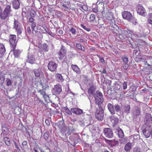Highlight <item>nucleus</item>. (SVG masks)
<instances>
[{"instance_id":"nucleus-1","label":"nucleus","mask_w":152,"mask_h":152,"mask_svg":"<svg viewBox=\"0 0 152 152\" xmlns=\"http://www.w3.org/2000/svg\"><path fill=\"white\" fill-rule=\"evenodd\" d=\"M96 89V86H92L88 90V92L90 96L93 95L95 99V103L98 105L99 107H101L102 103L104 102L102 94L99 91L95 92Z\"/></svg>"},{"instance_id":"nucleus-2","label":"nucleus","mask_w":152,"mask_h":152,"mask_svg":"<svg viewBox=\"0 0 152 152\" xmlns=\"http://www.w3.org/2000/svg\"><path fill=\"white\" fill-rule=\"evenodd\" d=\"M107 108L110 113L112 115L116 113L120 117L123 116V112H122V106H121L118 104H116L115 105L110 103L108 104Z\"/></svg>"},{"instance_id":"nucleus-3","label":"nucleus","mask_w":152,"mask_h":152,"mask_svg":"<svg viewBox=\"0 0 152 152\" xmlns=\"http://www.w3.org/2000/svg\"><path fill=\"white\" fill-rule=\"evenodd\" d=\"M12 12L10 5H7L3 11L0 14V18L4 20L8 18L9 16H12Z\"/></svg>"},{"instance_id":"nucleus-4","label":"nucleus","mask_w":152,"mask_h":152,"mask_svg":"<svg viewBox=\"0 0 152 152\" xmlns=\"http://www.w3.org/2000/svg\"><path fill=\"white\" fill-rule=\"evenodd\" d=\"M102 107V106L101 107H99L100 108V110H97L95 113L96 118L99 121H101L103 119L104 116V111Z\"/></svg>"},{"instance_id":"nucleus-5","label":"nucleus","mask_w":152,"mask_h":152,"mask_svg":"<svg viewBox=\"0 0 152 152\" xmlns=\"http://www.w3.org/2000/svg\"><path fill=\"white\" fill-rule=\"evenodd\" d=\"M58 64L53 61H50L48 65V69L52 72H55L57 70Z\"/></svg>"},{"instance_id":"nucleus-6","label":"nucleus","mask_w":152,"mask_h":152,"mask_svg":"<svg viewBox=\"0 0 152 152\" xmlns=\"http://www.w3.org/2000/svg\"><path fill=\"white\" fill-rule=\"evenodd\" d=\"M103 132L105 137L108 138H112L113 134L112 130L110 128H105L104 129Z\"/></svg>"},{"instance_id":"nucleus-7","label":"nucleus","mask_w":152,"mask_h":152,"mask_svg":"<svg viewBox=\"0 0 152 152\" xmlns=\"http://www.w3.org/2000/svg\"><path fill=\"white\" fill-rule=\"evenodd\" d=\"M9 41L11 45L12 48L15 49L16 46L17 41L16 40V36L14 35H10L9 36Z\"/></svg>"},{"instance_id":"nucleus-8","label":"nucleus","mask_w":152,"mask_h":152,"mask_svg":"<svg viewBox=\"0 0 152 152\" xmlns=\"http://www.w3.org/2000/svg\"><path fill=\"white\" fill-rule=\"evenodd\" d=\"M136 10L137 13L139 15L144 16L146 15L145 10L142 5L140 4L137 5L136 7Z\"/></svg>"},{"instance_id":"nucleus-9","label":"nucleus","mask_w":152,"mask_h":152,"mask_svg":"<svg viewBox=\"0 0 152 152\" xmlns=\"http://www.w3.org/2000/svg\"><path fill=\"white\" fill-rule=\"evenodd\" d=\"M66 51L65 47L63 45H61L60 51L58 53V55L59 56V58L60 60L62 59L66 56Z\"/></svg>"},{"instance_id":"nucleus-10","label":"nucleus","mask_w":152,"mask_h":152,"mask_svg":"<svg viewBox=\"0 0 152 152\" xmlns=\"http://www.w3.org/2000/svg\"><path fill=\"white\" fill-rule=\"evenodd\" d=\"M122 15L123 18L128 21L130 20L133 18L132 14L128 11H124L122 12Z\"/></svg>"},{"instance_id":"nucleus-11","label":"nucleus","mask_w":152,"mask_h":152,"mask_svg":"<svg viewBox=\"0 0 152 152\" xmlns=\"http://www.w3.org/2000/svg\"><path fill=\"white\" fill-rule=\"evenodd\" d=\"M131 109L130 106L128 104H126L122 106V112H123V116L124 114H127L129 113Z\"/></svg>"},{"instance_id":"nucleus-12","label":"nucleus","mask_w":152,"mask_h":152,"mask_svg":"<svg viewBox=\"0 0 152 152\" xmlns=\"http://www.w3.org/2000/svg\"><path fill=\"white\" fill-rule=\"evenodd\" d=\"M96 4L97 5V7L98 11L101 12L102 14H104L105 12L104 11V7L103 3L101 2L100 1L99 2L98 1L97 2Z\"/></svg>"},{"instance_id":"nucleus-13","label":"nucleus","mask_w":152,"mask_h":152,"mask_svg":"<svg viewBox=\"0 0 152 152\" xmlns=\"http://www.w3.org/2000/svg\"><path fill=\"white\" fill-rule=\"evenodd\" d=\"M53 92L56 94H59L62 91L61 87L59 84L54 86L53 90Z\"/></svg>"},{"instance_id":"nucleus-14","label":"nucleus","mask_w":152,"mask_h":152,"mask_svg":"<svg viewBox=\"0 0 152 152\" xmlns=\"http://www.w3.org/2000/svg\"><path fill=\"white\" fill-rule=\"evenodd\" d=\"M40 83V85L42 86V88L46 89H49V86L48 85V81L45 79H42L41 80Z\"/></svg>"},{"instance_id":"nucleus-15","label":"nucleus","mask_w":152,"mask_h":152,"mask_svg":"<svg viewBox=\"0 0 152 152\" xmlns=\"http://www.w3.org/2000/svg\"><path fill=\"white\" fill-rule=\"evenodd\" d=\"M12 5L13 8L15 9H18L20 7L19 0H12Z\"/></svg>"},{"instance_id":"nucleus-16","label":"nucleus","mask_w":152,"mask_h":152,"mask_svg":"<svg viewBox=\"0 0 152 152\" xmlns=\"http://www.w3.org/2000/svg\"><path fill=\"white\" fill-rule=\"evenodd\" d=\"M71 111L77 115H80L83 113V110L82 109L77 108H71Z\"/></svg>"},{"instance_id":"nucleus-17","label":"nucleus","mask_w":152,"mask_h":152,"mask_svg":"<svg viewBox=\"0 0 152 152\" xmlns=\"http://www.w3.org/2000/svg\"><path fill=\"white\" fill-rule=\"evenodd\" d=\"M105 141L107 142H108L109 144L111 147H113L118 146L119 145L118 142V141H116L115 140H105Z\"/></svg>"},{"instance_id":"nucleus-18","label":"nucleus","mask_w":152,"mask_h":152,"mask_svg":"<svg viewBox=\"0 0 152 152\" xmlns=\"http://www.w3.org/2000/svg\"><path fill=\"white\" fill-rule=\"evenodd\" d=\"M27 57V61L28 63L31 64H33L35 63V60L34 56L32 54L28 53Z\"/></svg>"},{"instance_id":"nucleus-19","label":"nucleus","mask_w":152,"mask_h":152,"mask_svg":"<svg viewBox=\"0 0 152 152\" xmlns=\"http://www.w3.org/2000/svg\"><path fill=\"white\" fill-rule=\"evenodd\" d=\"M145 120L147 124H152V117L151 114L149 113L146 114Z\"/></svg>"},{"instance_id":"nucleus-20","label":"nucleus","mask_w":152,"mask_h":152,"mask_svg":"<svg viewBox=\"0 0 152 152\" xmlns=\"http://www.w3.org/2000/svg\"><path fill=\"white\" fill-rule=\"evenodd\" d=\"M142 132L146 138H148L151 135V132L149 130L148 127H146L142 130Z\"/></svg>"},{"instance_id":"nucleus-21","label":"nucleus","mask_w":152,"mask_h":152,"mask_svg":"<svg viewBox=\"0 0 152 152\" xmlns=\"http://www.w3.org/2000/svg\"><path fill=\"white\" fill-rule=\"evenodd\" d=\"M140 108L138 107H135V110H134L133 113L134 117H137L140 115Z\"/></svg>"},{"instance_id":"nucleus-22","label":"nucleus","mask_w":152,"mask_h":152,"mask_svg":"<svg viewBox=\"0 0 152 152\" xmlns=\"http://www.w3.org/2000/svg\"><path fill=\"white\" fill-rule=\"evenodd\" d=\"M5 126L6 125L5 124L2 126V133L1 134V136L7 134L9 132L8 129Z\"/></svg>"},{"instance_id":"nucleus-23","label":"nucleus","mask_w":152,"mask_h":152,"mask_svg":"<svg viewBox=\"0 0 152 152\" xmlns=\"http://www.w3.org/2000/svg\"><path fill=\"white\" fill-rule=\"evenodd\" d=\"M132 145V143H131L130 142H128L125 146L124 149L125 151H129L131 149Z\"/></svg>"},{"instance_id":"nucleus-24","label":"nucleus","mask_w":152,"mask_h":152,"mask_svg":"<svg viewBox=\"0 0 152 152\" xmlns=\"http://www.w3.org/2000/svg\"><path fill=\"white\" fill-rule=\"evenodd\" d=\"M55 77L58 81L59 82H62L64 80L61 75L60 74L57 73L56 74Z\"/></svg>"},{"instance_id":"nucleus-25","label":"nucleus","mask_w":152,"mask_h":152,"mask_svg":"<svg viewBox=\"0 0 152 152\" xmlns=\"http://www.w3.org/2000/svg\"><path fill=\"white\" fill-rule=\"evenodd\" d=\"M34 72L35 76L37 77H39L40 76L41 71L40 69H34Z\"/></svg>"},{"instance_id":"nucleus-26","label":"nucleus","mask_w":152,"mask_h":152,"mask_svg":"<svg viewBox=\"0 0 152 152\" xmlns=\"http://www.w3.org/2000/svg\"><path fill=\"white\" fill-rule=\"evenodd\" d=\"M72 69L77 73L80 72V69L78 67L75 65H72Z\"/></svg>"},{"instance_id":"nucleus-27","label":"nucleus","mask_w":152,"mask_h":152,"mask_svg":"<svg viewBox=\"0 0 152 152\" xmlns=\"http://www.w3.org/2000/svg\"><path fill=\"white\" fill-rule=\"evenodd\" d=\"M13 26L15 29L21 27L19 22L15 19H14Z\"/></svg>"},{"instance_id":"nucleus-28","label":"nucleus","mask_w":152,"mask_h":152,"mask_svg":"<svg viewBox=\"0 0 152 152\" xmlns=\"http://www.w3.org/2000/svg\"><path fill=\"white\" fill-rule=\"evenodd\" d=\"M46 89L42 88V89L38 91V92L40 93L41 95L43 96V97L45 99V98H46V97H48V95H46Z\"/></svg>"},{"instance_id":"nucleus-29","label":"nucleus","mask_w":152,"mask_h":152,"mask_svg":"<svg viewBox=\"0 0 152 152\" xmlns=\"http://www.w3.org/2000/svg\"><path fill=\"white\" fill-rule=\"evenodd\" d=\"M12 50L13 51V53L15 57H18L20 53V51L18 50H15V48H12Z\"/></svg>"},{"instance_id":"nucleus-30","label":"nucleus","mask_w":152,"mask_h":152,"mask_svg":"<svg viewBox=\"0 0 152 152\" xmlns=\"http://www.w3.org/2000/svg\"><path fill=\"white\" fill-rule=\"evenodd\" d=\"M4 141L5 144L8 146H10L11 144L10 139L7 137H4L3 139Z\"/></svg>"},{"instance_id":"nucleus-31","label":"nucleus","mask_w":152,"mask_h":152,"mask_svg":"<svg viewBox=\"0 0 152 152\" xmlns=\"http://www.w3.org/2000/svg\"><path fill=\"white\" fill-rule=\"evenodd\" d=\"M42 48L44 52H47L48 51V46L45 43H44L42 45Z\"/></svg>"},{"instance_id":"nucleus-32","label":"nucleus","mask_w":152,"mask_h":152,"mask_svg":"<svg viewBox=\"0 0 152 152\" xmlns=\"http://www.w3.org/2000/svg\"><path fill=\"white\" fill-rule=\"evenodd\" d=\"M5 52V49L4 45L0 43V53L3 54Z\"/></svg>"},{"instance_id":"nucleus-33","label":"nucleus","mask_w":152,"mask_h":152,"mask_svg":"<svg viewBox=\"0 0 152 152\" xmlns=\"http://www.w3.org/2000/svg\"><path fill=\"white\" fill-rule=\"evenodd\" d=\"M76 47L79 50H81L82 51H84L85 48L84 46H83L81 44L79 43H77L76 44Z\"/></svg>"},{"instance_id":"nucleus-34","label":"nucleus","mask_w":152,"mask_h":152,"mask_svg":"<svg viewBox=\"0 0 152 152\" xmlns=\"http://www.w3.org/2000/svg\"><path fill=\"white\" fill-rule=\"evenodd\" d=\"M111 120L112 123L115 124H117L118 121V118L114 116H111L110 118Z\"/></svg>"},{"instance_id":"nucleus-35","label":"nucleus","mask_w":152,"mask_h":152,"mask_svg":"<svg viewBox=\"0 0 152 152\" xmlns=\"http://www.w3.org/2000/svg\"><path fill=\"white\" fill-rule=\"evenodd\" d=\"M64 110H65V112L66 114H69V115H71L72 114V112L71 111V110H70L66 107H64Z\"/></svg>"},{"instance_id":"nucleus-36","label":"nucleus","mask_w":152,"mask_h":152,"mask_svg":"<svg viewBox=\"0 0 152 152\" xmlns=\"http://www.w3.org/2000/svg\"><path fill=\"white\" fill-rule=\"evenodd\" d=\"M36 26V23L35 22H33L31 23V27L33 33L34 31L35 33L37 32V31L35 30V28Z\"/></svg>"},{"instance_id":"nucleus-37","label":"nucleus","mask_w":152,"mask_h":152,"mask_svg":"<svg viewBox=\"0 0 152 152\" xmlns=\"http://www.w3.org/2000/svg\"><path fill=\"white\" fill-rule=\"evenodd\" d=\"M17 32V34L18 36L20 35L22 33V30H23L21 27L16 28L15 29Z\"/></svg>"},{"instance_id":"nucleus-38","label":"nucleus","mask_w":152,"mask_h":152,"mask_svg":"<svg viewBox=\"0 0 152 152\" xmlns=\"http://www.w3.org/2000/svg\"><path fill=\"white\" fill-rule=\"evenodd\" d=\"M4 77L3 75H0V84L2 85L4 81Z\"/></svg>"},{"instance_id":"nucleus-39","label":"nucleus","mask_w":152,"mask_h":152,"mask_svg":"<svg viewBox=\"0 0 152 152\" xmlns=\"http://www.w3.org/2000/svg\"><path fill=\"white\" fill-rule=\"evenodd\" d=\"M148 16L149 17L148 22V23L152 25V13H150Z\"/></svg>"},{"instance_id":"nucleus-40","label":"nucleus","mask_w":152,"mask_h":152,"mask_svg":"<svg viewBox=\"0 0 152 152\" xmlns=\"http://www.w3.org/2000/svg\"><path fill=\"white\" fill-rule=\"evenodd\" d=\"M49 133L48 132H45L43 135V137L44 139L46 140H48L49 137Z\"/></svg>"},{"instance_id":"nucleus-41","label":"nucleus","mask_w":152,"mask_h":152,"mask_svg":"<svg viewBox=\"0 0 152 152\" xmlns=\"http://www.w3.org/2000/svg\"><path fill=\"white\" fill-rule=\"evenodd\" d=\"M129 21H131L133 24L134 25H136L137 23V22L136 20L134 18L133 16V18L130 20H129Z\"/></svg>"},{"instance_id":"nucleus-42","label":"nucleus","mask_w":152,"mask_h":152,"mask_svg":"<svg viewBox=\"0 0 152 152\" xmlns=\"http://www.w3.org/2000/svg\"><path fill=\"white\" fill-rule=\"evenodd\" d=\"M95 16L94 14H91L90 16V20L91 21H94L95 20Z\"/></svg>"},{"instance_id":"nucleus-43","label":"nucleus","mask_w":152,"mask_h":152,"mask_svg":"<svg viewBox=\"0 0 152 152\" xmlns=\"http://www.w3.org/2000/svg\"><path fill=\"white\" fill-rule=\"evenodd\" d=\"M6 81L7 82V86H10L12 83L11 81L9 78L7 79L6 80Z\"/></svg>"},{"instance_id":"nucleus-44","label":"nucleus","mask_w":152,"mask_h":152,"mask_svg":"<svg viewBox=\"0 0 152 152\" xmlns=\"http://www.w3.org/2000/svg\"><path fill=\"white\" fill-rule=\"evenodd\" d=\"M118 135L120 137H122L124 136V134L122 130H120L118 131Z\"/></svg>"},{"instance_id":"nucleus-45","label":"nucleus","mask_w":152,"mask_h":152,"mask_svg":"<svg viewBox=\"0 0 152 152\" xmlns=\"http://www.w3.org/2000/svg\"><path fill=\"white\" fill-rule=\"evenodd\" d=\"M85 30H86L88 31H90L91 29L89 28H86L83 24H81L80 25Z\"/></svg>"},{"instance_id":"nucleus-46","label":"nucleus","mask_w":152,"mask_h":152,"mask_svg":"<svg viewBox=\"0 0 152 152\" xmlns=\"http://www.w3.org/2000/svg\"><path fill=\"white\" fill-rule=\"evenodd\" d=\"M110 26L111 27H113L117 31V28H118V29H119L118 26L115 24H111Z\"/></svg>"},{"instance_id":"nucleus-47","label":"nucleus","mask_w":152,"mask_h":152,"mask_svg":"<svg viewBox=\"0 0 152 152\" xmlns=\"http://www.w3.org/2000/svg\"><path fill=\"white\" fill-rule=\"evenodd\" d=\"M69 31L73 34L75 35L76 34V30L73 28H71V29L69 30Z\"/></svg>"},{"instance_id":"nucleus-48","label":"nucleus","mask_w":152,"mask_h":152,"mask_svg":"<svg viewBox=\"0 0 152 152\" xmlns=\"http://www.w3.org/2000/svg\"><path fill=\"white\" fill-rule=\"evenodd\" d=\"M14 145L15 146V148L17 149V150L19 152H20L21 150L20 149L19 147L18 146L16 142L15 141H14Z\"/></svg>"},{"instance_id":"nucleus-49","label":"nucleus","mask_w":152,"mask_h":152,"mask_svg":"<svg viewBox=\"0 0 152 152\" xmlns=\"http://www.w3.org/2000/svg\"><path fill=\"white\" fill-rule=\"evenodd\" d=\"M127 82H124L123 83V89L124 90L126 89L127 88Z\"/></svg>"},{"instance_id":"nucleus-50","label":"nucleus","mask_w":152,"mask_h":152,"mask_svg":"<svg viewBox=\"0 0 152 152\" xmlns=\"http://www.w3.org/2000/svg\"><path fill=\"white\" fill-rule=\"evenodd\" d=\"M121 87L120 85L118 84L115 85L114 88L115 90H119L121 88Z\"/></svg>"},{"instance_id":"nucleus-51","label":"nucleus","mask_w":152,"mask_h":152,"mask_svg":"<svg viewBox=\"0 0 152 152\" xmlns=\"http://www.w3.org/2000/svg\"><path fill=\"white\" fill-rule=\"evenodd\" d=\"M123 60L125 64H126L128 62V59L126 57H123Z\"/></svg>"},{"instance_id":"nucleus-52","label":"nucleus","mask_w":152,"mask_h":152,"mask_svg":"<svg viewBox=\"0 0 152 152\" xmlns=\"http://www.w3.org/2000/svg\"><path fill=\"white\" fill-rule=\"evenodd\" d=\"M129 66L128 64H125L123 66V68L125 70H126L129 67Z\"/></svg>"},{"instance_id":"nucleus-53","label":"nucleus","mask_w":152,"mask_h":152,"mask_svg":"<svg viewBox=\"0 0 152 152\" xmlns=\"http://www.w3.org/2000/svg\"><path fill=\"white\" fill-rule=\"evenodd\" d=\"M27 142L26 141L23 142L22 143V145L23 147H25L27 145Z\"/></svg>"},{"instance_id":"nucleus-54","label":"nucleus","mask_w":152,"mask_h":152,"mask_svg":"<svg viewBox=\"0 0 152 152\" xmlns=\"http://www.w3.org/2000/svg\"><path fill=\"white\" fill-rule=\"evenodd\" d=\"M61 125H64L63 121H61L59 122L58 123H57V125L59 127L61 128Z\"/></svg>"},{"instance_id":"nucleus-55","label":"nucleus","mask_w":152,"mask_h":152,"mask_svg":"<svg viewBox=\"0 0 152 152\" xmlns=\"http://www.w3.org/2000/svg\"><path fill=\"white\" fill-rule=\"evenodd\" d=\"M82 10L80 9L82 11L83 10L87 11L88 10V8L86 6H83V7Z\"/></svg>"},{"instance_id":"nucleus-56","label":"nucleus","mask_w":152,"mask_h":152,"mask_svg":"<svg viewBox=\"0 0 152 152\" xmlns=\"http://www.w3.org/2000/svg\"><path fill=\"white\" fill-rule=\"evenodd\" d=\"M133 151L134 152H140V149L137 148H134Z\"/></svg>"},{"instance_id":"nucleus-57","label":"nucleus","mask_w":152,"mask_h":152,"mask_svg":"<svg viewBox=\"0 0 152 152\" xmlns=\"http://www.w3.org/2000/svg\"><path fill=\"white\" fill-rule=\"evenodd\" d=\"M137 45L135 44V43H133L131 45V46H130V47L135 48L136 47H137Z\"/></svg>"},{"instance_id":"nucleus-58","label":"nucleus","mask_w":152,"mask_h":152,"mask_svg":"<svg viewBox=\"0 0 152 152\" xmlns=\"http://www.w3.org/2000/svg\"><path fill=\"white\" fill-rule=\"evenodd\" d=\"M100 61L102 64H104L105 62V61L103 58H99Z\"/></svg>"},{"instance_id":"nucleus-59","label":"nucleus","mask_w":152,"mask_h":152,"mask_svg":"<svg viewBox=\"0 0 152 152\" xmlns=\"http://www.w3.org/2000/svg\"><path fill=\"white\" fill-rule=\"evenodd\" d=\"M125 31H126L129 34H131L132 33H133V31L132 30L130 31L128 29H127L126 30H125Z\"/></svg>"},{"instance_id":"nucleus-60","label":"nucleus","mask_w":152,"mask_h":152,"mask_svg":"<svg viewBox=\"0 0 152 152\" xmlns=\"http://www.w3.org/2000/svg\"><path fill=\"white\" fill-rule=\"evenodd\" d=\"M45 123L47 126H49L50 125V124L49 121L48 120H46L45 121Z\"/></svg>"},{"instance_id":"nucleus-61","label":"nucleus","mask_w":152,"mask_h":152,"mask_svg":"<svg viewBox=\"0 0 152 152\" xmlns=\"http://www.w3.org/2000/svg\"><path fill=\"white\" fill-rule=\"evenodd\" d=\"M34 20L32 17L29 18V22L30 23H31L33 22H34Z\"/></svg>"},{"instance_id":"nucleus-62","label":"nucleus","mask_w":152,"mask_h":152,"mask_svg":"<svg viewBox=\"0 0 152 152\" xmlns=\"http://www.w3.org/2000/svg\"><path fill=\"white\" fill-rule=\"evenodd\" d=\"M27 32L30 34L31 33V31L30 28L29 27H28L27 28Z\"/></svg>"},{"instance_id":"nucleus-63","label":"nucleus","mask_w":152,"mask_h":152,"mask_svg":"<svg viewBox=\"0 0 152 152\" xmlns=\"http://www.w3.org/2000/svg\"><path fill=\"white\" fill-rule=\"evenodd\" d=\"M77 6L80 8L82 9L83 5L82 4H77Z\"/></svg>"},{"instance_id":"nucleus-64","label":"nucleus","mask_w":152,"mask_h":152,"mask_svg":"<svg viewBox=\"0 0 152 152\" xmlns=\"http://www.w3.org/2000/svg\"><path fill=\"white\" fill-rule=\"evenodd\" d=\"M48 34L49 35L51 36L52 37H53L54 34L52 32H47Z\"/></svg>"}]
</instances>
